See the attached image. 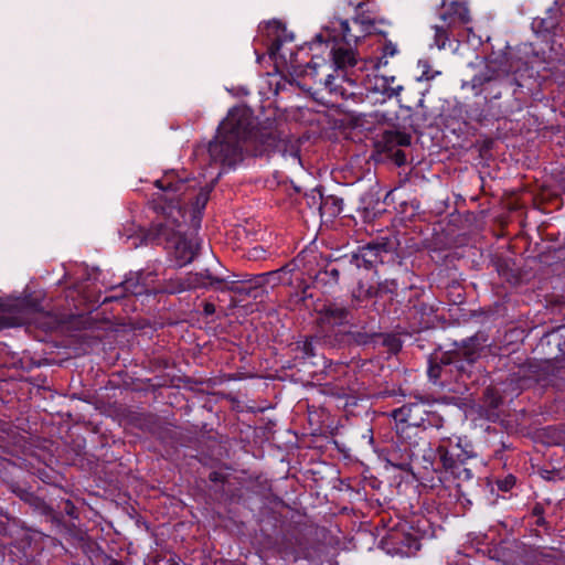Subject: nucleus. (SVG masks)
<instances>
[{
  "mask_svg": "<svg viewBox=\"0 0 565 565\" xmlns=\"http://www.w3.org/2000/svg\"><path fill=\"white\" fill-rule=\"evenodd\" d=\"M140 276L141 275L138 274L136 276V278L131 277L124 281L122 287L126 292L135 295V296H140V295L148 292V289L145 286L139 284Z\"/></svg>",
  "mask_w": 565,
  "mask_h": 565,
  "instance_id": "obj_12",
  "label": "nucleus"
},
{
  "mask_svg": "<svg viewBox=\"0 0 565 565\" xmlns=\"http://www.w3.org/2000/svg\"><path fill=\"white\" fill-rule=\"evenodd\" d=\"M395 161L398 166H402L406 161V157L401 150L395 152Z\"/></svg>",
  "mask_w": 565,
  "mask_h": 565,
  "instance_id": "obj_23",
  "label": "nucleus"
},
{
  "mask_svg": "<svg viewBox=\"0 0 565 565\" xmlns=\"http://www.w3.org/2000/svg\"><path fill=\"white\" fill-rule=\"evenodd\" d=\"M215 312V307L213 303H205L204 305V313L210 316V315H213Z\"/></svg>",
  "mask_w": 565,
  "mask_h": 565,
  "instance_id": "obj_24",
  "label": "nucleus"
},
{
  "mask_svg": "<svg viewBox=\"0 0 565 565\" xmlns=\"http://www.w3.org/2000/svg\"><path fill=\"white\" fill-rule=\"evenodd\" d=\"M396 53H397V46L394 43H392V42L385 43L382 47V56L379 57L375 62L371 61L372 66L375 68H380L382 65H386L387 57L394 56Z\"/></svg>",
  "mask_w": 565,
  "mask_h": 565,
  "instance_id": "obj_13",
  "label": "nucleus"
},
{
  "mask_svg": "<svg viewBox=\"0 0 565 565\" xmlns=\"http://www.w3.org/2000/svg\"><path fill=\"white\" fill-rule=\"evenodd\" d=\"M515 482V479L513 477H509L503 481L502 484H500V488L503 490H509Z\"/></svg>",
  "mask_w": 565,
  "mask_h": 565,
  "instance_id": "obj_22",
  "label": "nucleus"
},
{
  "mask_svg": "<svg viewBox=\"0 0 565 565\" xmlns=\"http://www.w3.org/2000/svg\"><path fill=\"white\" fill-rule=\"evenodd\" d=\"M334 76L332 74H328L324 81L326 88L329 89L330 93H339L338 86L334 85ZM341 95H344L343 92H340Z\"/></svg>",
  "mask_w": 565,
  "mask_h": 565,
  "instance_id": "obj_17",
  "label": "nucleus"
},
{
  "mask_svg": "<svg viewBox=\"0 0 565 565\" xmlns=\"http://www.w3.org/2000/svg\"><path fill=\"white\" fill-rule=\"evenodd\" d=\"M292 157H294V159L299 160V156H298V153H294V154H292Z\"/></svg>",
  "mask_w": 565,
  "mask_h": 565,
  "instance_id": "obj_26",
  "label": "nucleus"
},
{
  "mask_svg": "<svg viewBox=\"0 0 565 565\" xmlns=\"http://www.w3.org/2000/svg\"><path fill=\"white\" fill-rule=\"evenodd\" d=\"M362 85L367 94L380 95L382 100L397 96L403 86L396 83L394 76H384L379 73V68L373 67L362 81Z\"/></svg>",
  "mask_w": 565,
  "mask_h": 565,
  "instance_id": "obj_5",
  "label": "nucleus"
},
{
  "mask_svg": "<svg viewBox=\"0 0 565 565\" xmlns=\"http://www.w3.org/2000/svg\"><path fill=\"white\" fill-rule=\"evenodd\" d=\"M253 127L254 117L248 107L232 108L220 124L214 140L209 143L211 160L227 166L235 164L241 160V143L250 137Z\"/></svg>",
  "mask_w": 565,
  "mask_h": 565,
  "instance_id": "obj_2",
  "label": "nucleus"
},
{
  "mask_svg": "<svg viewBox=\"0 0 565 565\" xmlns=\"http://www.w3.org/2000/svg\"><path fill=\"white\" fill-rule=\"evenodd\" d=\"M385 148L393 150L394 147L408 146L411 143V136L399 131H386L383 136Z\"/></svg>",
  "mask_w": 565,
  "mask_h": 565,
  "instance_id": "obj_11",
  "label": "nucleus"
},
{
  "mask_svg": "<svg viewBox=\"0 0 565 565\" xmlns=\"http://www.w3.org/2000/svg\"><path fill=\"white\" fill-rule=\"evenodd\" d=\"M440 20L446 24L447 29H455L458 25H466L470 22V13L467 4L460 1L446 0L441 2Z\"/></svg>",
  "mask_w": 565,
  "mask_h": 565,
  "instance_id": "obj_7",
  "label": "nucleus"
},
{
  "mask_svg": "<svg viewBox=\"0 0 565 565\" xmlns=\"http://www.w3.org/2000/svg\"><path fill=\"white\" fill-rule=\"evenodd\" d=\"M264 249L260 246H256L250 250V256L254 258H260L264 255Z\"/></svg>",
  "mask_w": 565,
  "mask_h": 565,
  "instance_id": "obj_21",
  "label": "nucleus"
},
{
  "mask_svg": "<svg viewBox=\"0 0 565 565\" xmlns=\"http://www.w3.org/2000/svg\"><path fill=\"white\" fill-rule=\"evenodd\" d=\"M331 55H332V64L338 68H342L348 65L355 64L354 53L349 49L339 47V49L332 50Z\"/></svg>",
  "mask_w": 565,
  "mask_h": 565,
  "instance_id": "obj_10",
  "label": "nucleus"
},
{
  "mask_svg": "<svg viewBox=\"0 0 565 565\" xmlns=\"http://www.w3.org/2000/svg\"><path fill=\"white\" fill-rule=\"evenodd\" d=\"M331 30V33L328 35V40H332L333 42H345L350 44L351 42H355L358 36L352 35L350 33V25L347 20L334 19L330 22V26L328 30Z\"/></svg>",
  "mask_w": 565,
  "mask_h": 565,
  "instance_id": "obj_8",
  "label": "nucleus"
},
{
  "mask_svg": "<svg viewBox=\"0 0 565 565\" xmlns=\"http://www.w3.org/2000/svg\"><path fill=\"white\" fill-rule=\"evenodd\" d=\"M349 321V311L337 305H326L319 310L318 324L322 332L331 333Z\"/></svg>",
  "mask_w": 565,
  "mask_h": 565,
  "instance_id": "obj_6",
  "label": "nucleus"
},
{
  "mask_svg": "<svg viewBox=\"0 0 565 565\" xmlns=\"http://www.w3.org/2000/svg\"><path fill=\"white\" fill-rule=\"evenodd\" d=\"M214 282V279L209 276L201 273L195 274H189L184 280L175 288L171 289L172 292H180L186 289L192 288H205L207 286H211Z\"/></svg>",
  "mask_w": 565,
  "mask_h": 565,
  "instance_id": "obj_9",
  "label": "nucleus"
},
{
  "mask_svg": "<svg viewBox=\"0 0 565 565\" xmlns=\"http://www.w3.org/2000/svg\"><path fill=\"white\" fill-rule=\"evenodd\" d=\"M126 241L127 243L131 242L128 244V248H137L142 243V239H140L138 236H127Z\"/></svg>",
  "mask_w": 565,
  "mask_h": 565,
  "instance_id": "obj_20",
  "label": "nucleus"
},
{
  "mask_svg": "<svg viewBox=\"0 0 565 565\" xmlns=\"http://www.w3.org/2000/svg\"><path fill=\"white\" fill-rule=\"evenodd\" d=\"M397 533L392 535V540H396Z\"/></svg>",
  "mask_w": 565,
  "mask_h": 565,
  "instance_id": "obj_27",
  "label": "nucleus"
},
{
  "mask_svg": "<svg viewBox=\"0 0 565 565\" xmlns=\"http://www.w3.org/2000/svg\"><path fill=\"white\" fill-rule=\"evenodd\" d=\"M156 186L161 191L159 200L168 203L167 205L158 204L162 212V220L156 224L157 238L166 244V248L174 257L178 266H184L193 260L199 248V242L195 236H186L182 231L185 221V212L182 207L173 205V201L180 196H184L182 201L186 203L192 201V214H199L205 206L209 195L207 192L189 193V186L184 180H175L174 174L169 173L156 181Z\"/></svg>",
  "mask_w": 565,
  "mask_h": 565,
  "instance_id": "obj_1",
  "label": "nucleus"
},
{
  "mask_svg": "<svg viewBox=\"0 0 565 565\" xmlns=\"http://www.w3.org/2000/svg\"><path fill=\"white\" fill-rule=\"evenodd\" d=\"M437 455L444 468L452 469L470 458L471 451L468 443L461 437H456L455 441L451 438H443L437 447Z\"/></svg>",
  "mask_w": 565,
  "mask_h": 565,
  "instance_id": "obj_4",
  "label": "nucleus"
},
{
  "mask_svg": "<svg viewBox=\"0 0 565 565\" xmlns=\"http://www.w3.org/2000/svg\"><path fill=\"white\" fill-rule=\"evenodd\" d=\"M451 29H447L446 24L443 25H435L434 31V43L439 49L443 50L446 47V44L449 40V31Z\"/></svg>",
  "mask_w": 565,
  "mask_h": 565,
  "instance_id": "obj_14",
  "label": "nucleus"
},
{
  "mask_svg": "<svg viewBox=\"0 0 565 565\" xmlns=\"http://www.w3.org/2000/svg\"><path fill=\"white\" fill-rule=\"evenodd\" d=\"M327 62L324 60H322V63H320L319 61H316L313 60L309 65H308V71L310 72V74L312 76H316L318 74L317 70L318 67H321V66H327Z\"/></svg>",
  "mask_w": 565,
  "mask_h": 565,
  "instance_id": "obj_18",
  "label": "nucleus"
},
{
  "mask_svg": "<svg viewBox=\"0 0 565 565\" xmlns=\"http://www.w3.org/2000/svg\"><path fill=\"white\" fill-rule=\"evenodd\" d=\"M430 405L424 398H418L415 402L403 405L402 407L394 409L392 416L396 423V430L398 434H403L405 428H418L425 427V423L431 424L429 417H435L429 412Z\"/></svg>",
  "mask_w": 565,
  "mask_h": 565,
  "instance_id": "obj_3",
  "label": "nucleus"
},
{
  "mask_svg": "<svg viewBox=\"0 0 565 565\" xmlns=\"http://www.w3.org/2000/svg\"><path fill=\"white\" fill-rule=\"evenodd\" d=\"M429 379L436 382L440 376V367L438 365H431L428 370Z\"/></svg>",
  "mask_w": 565,
  "mask_h": 565,
  "instance_id": "obj_19",
  "label": "nucleus"
},
{
  "mask_svg": "<svg viewBox=\"0 0 565 565\" xmlns=\"http://www.w3.org/2000/svg\"><path fill=\"white\" fill-rule=\"evenodd\" d=\"M281 45H282V41L280 39H276L274 40V42L271 43L270 47H269V55L270 57L277 62V60L279 57H284L281 54H280V49H281Z\"/></svg>",
  "mask_w": 565,
  "mask_h": 565,
  "instance_id": "obj_16",
  "label": "nucleus"
},
{
  "mask_svg": "<svg viewBox=\"0 0 565 565\" xmlns=\"http://www.w3.org/2000/svg\"><path fill=\"white\" fill-rule=\"evenodd\" d=\"M21 322L19 321H6V322H2L0 323V329L1 328H8V327H14V326H19Z\"/></svg>",
  "mask_w": 565,
  "mask_h": 565,
  "instance_id": "obj_25",
  "label": "nucleus"
},
{
  "mask_svg": "<svg viewBox=\"0 0 565 565\" xmlns=\"http://www.w3.org/2000/svg\"><path fill=\"white\" fill-rule=\"evenodd\" d=\"M407 550H399L401 554L409 556L411 554L417 552L420 548V544L416 537H407L406 543Z\"/></svg>",
  "mask_w": 565,
  "mask_h": 565,
  "instance_id": "obj_15",
  "label": "nucleus"
}]
</instances>
